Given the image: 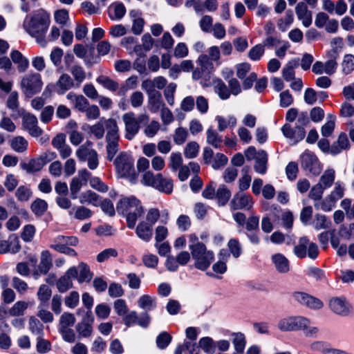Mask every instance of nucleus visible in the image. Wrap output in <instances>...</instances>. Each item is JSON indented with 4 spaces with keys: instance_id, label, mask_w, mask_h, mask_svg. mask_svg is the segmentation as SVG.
I'll return each instance as SVG.
<instances>
[{
    "instance_id": "obj_1",
    "label": "nucleus",
    "mask_w": 354,
    "mask_h": 354,
    "mask_svg": "<svg viewBox=\"0 0 354 354\" xmlns=\"http://www.w3.org/2000/svg\"><path fill=\"white\" fill-rule=\"evenodd\" d=\"M50 24L48 15L44 12H39L30 17L28 21L24 22V28L26 31L41 46L46 45L45 34Z\"/></svg>"
},
{
    "instance_id": "obj_2",
    "label": "nucleus",
    "mask_w": 354,
    "mask_h": 354,
    "mask_svg": "<svg viewBox=\"0 0 354 354\" xmlns=\"http://www.w3.org/2000/svg\"><path fill=\"white\" fill-rule=\"evenodd\" d=\"M189 248L195 268L202 271L206 270L214 259L213 252L207 250L205 245L201 242L191 244Z\"/></svg>"
},
{
    "instance_id": "obj_3",
    "label": "nucleus",
    "mask_w": 354,
    "mask_h": 354,
    "mask_svg": "<svg viewBox=\"0 0 354 354\" xmlns=\"http://www.w3.org/2000/svg\"><path fill=\"white\" fill-rule=\"evenodd\" d=\"M113 164L121 177H128L131 183H136L137 174L134 169V160L129 153L121 151L115 158Z\"/></svg>"
},
{
    "instance_id": "obj_4",
    "label": "nucleus",
    "mask_w": 354,
    "mask_h": 354,
    "mask_svg": "<svg viewBox=\"0 0 354 354\" xmlns=\"http://www.w3.org/2000/svg\"><path fill=\"white\" fill-rule=\"evenodd\" d=\"M122 120L125 125V138L131 140L138 133L142 125L148 124L149 117L147 114H140L136 118L133 112H128L122 115Z\"/></svg>"
},
{
    "instance_id": "obj_5",
    "label": "nucleus",
    "mask_w": 354,
    "mask_h": 354,
    "mask_svg": "<svg viewBox=\"0 0 354 354\" xmlns=\"http://www.w3.org/2000/svg\"><path fill=\"white\" fill-rule=\"evenodd\" d=\"M142 183L167 194H170L174 187L171 179L164 178L161 174L154 175L150 171H146L143 174Z\"/></svg>"
},
{
    "instance_id": "obj_6",
    "label": "nucleus",
    "mask_w": 354,
    "mask_h": 354,
    "mask_svg": "<svg viewBox=\"0 0 354 354\" xmlns=\"http://www.w3.org/2000/svg\"><path fill=\"white\" fill-rule=\"evenodd\" d=\"M41 86L42 82L39 73L28 74L21 81L22 91L28 97L40 92Z\"/></svg>"
},
{
    "instance_id": "obj_7",
    "label": "nucleus",
    "mask_w": 354,
    "mask_h": 354,
    "mask_svg": "<svg viewBox=\"0 0 354 354\" xmlns=\"http://www.w3.org/2000/svg\"><path fill=\"white\" fill-rule=\"evenodd\" d=\"M301 169L313 176H318L322 170L321 163L316 155L308 150H306L300 156Z\"/></svg>"
},
{
    "instance_id": "obj_8",
    "label": "nucleus",
    "mask_w": 354,
    "mask_h": 354,
    "mask_svg": "<svg viewBox=\"0 0 354 354\" xmlns=\"http://www.w3.org/2000/svg\"><path fill=\"white\" fill-rule=\"evenodd\" d=\"M309 324V320L304 317H289L281 319L278 328L281 331L298 330L305 329Z\"/></svg>"
},
{
    "instance_id": "obj_9",
    "label": "nucleus",
    "mask_w": 354,
    "mask_h": 354,
    "mask_svg": "<svg viewBox=\"0 0 354 354\" xmlns=\"http://www.w3.org/2000/svg\"><path fill=\"white\" fill-rule=\"evenodd\" d=\"M247 231L246 236L250 242L254 245L260 243L259 217L256 215L250 216L245 223Z\"/></svg>"
},
{
    "instance_id": "obj_10",
    "label": "nucleus",
    "mask_w": 354,
    "mask_h": 354,
    "mask_svg": "<svg viewBox=\"0 0 354 354\" xmlns=\"http://www.w3.org/2000/svg\"><path fill=\"white\" fill-rule=\"evenodd\" d=\"M76 156L80 161H88V167L91 169H95L98 166V157L97 151L93 149H88L84 146H80L76 151Z\"/></svg>"
},
{
    "instance_id": "obj_11",
    "label": "nucleus",
    "mask_w": 354,
    "mask_h": 354,
    "mask_svg": "<svg viewBox=\"0 0 354 354\" xmlns=\"http://www.w3.org/2000/svg\"><path fill=\"white\" fill-rule=\"evenodd\" d=\"M292 297L296 302L310 308L320 309L323 306V303L319 299L304 292H294Z\"/></svg>"
},
{
    "instance_id": "obj_12",
    "label": "nucleus",
    "mask_w": 354,
    "mask_h": 354,
    "mask_svg": "<svg viewBox=\"0 0 354 354\" xmlns=\"http://www.w3.org/2000/svg\"><path fill=\"white\" fill-rule=\"evenodd\" d=\"M77 277V268L75 266L70 268L65 274L62 276L56 282L58 291L61 293L67 292L73 288L72 279Z\"/></svg>"
},
{
    "instance_id": "obj_13",
    "label": "nucleus",
    "mask_w": 354,
    "mask_h": 354,
    "mask_svg": "<svg viewBox=\"0 0 354 354\" xmlns=\"http://www.w3.org/2000/svg\"><path fill=\"white\" fill-rule=\"evenodd\" d=\"M254 201L252 196L243 192L236 193L230 202L232 210L246 209L250 210L253 207Z\"/></svg>"
},
{
    "instance_id": "obj_14",
    "label": "nucleus",
    "mask_w": 354,
    "mask_h": 354,
    "mask_svg": "<svg viewBox=\"0 0 354 354\" xmlns=\"http://www.w3.org/2000/svg\"><path fill=\"white\" fill-rule=\"evenodd\" d=\"M38 121L35 115L26 113L22 118V127L32 137L37 138L43 133V130L38 127Z\"/></svg>"
},
{
    "instance_id": "obj_15",
    "label": "nucleus",
    "mask_w": 354,
    "mask_h": 354,
    "mask_svg": "<svg viewBox=\"0 0 354 354\" xmlns=\"http://www.w3.org/2000/svg\"><path fill=\"white\" fill-rule=\"evenodd\" d=\"M281 131L286 138L294 140L295 143L302 140L306 136L304 128H300L296 125L292 127L288 123H286L282 127Z\"/></svg>"
},
{
    "instance_id": "obj_16",
    "label": "nucleus",
    "mask_w": 354,
    "mask_h": 354,
    "mask_svg": "<svg viewBox=\"0 0 354 354\" xmlns=\"http://www.w3.org/2000/svg\"><path fill=\"white\" fill-rule=\"evenodd\" d=\"M329 307L335 314L346 316L349 314L351 307L344 298L335 297L330 300Z\"/></svg>"
},
{
    "instance_id": "obj_17",
    "label": "nucleus",
    "mask_w": 354,
    "mask_h": 354,
    "mask_svg": "<svg viewBox=\"0 0 354 354\" xmlns=\"http://www.w3.org/2000/svg\"><path fill=\"white\" fill-rule=\"evenodd\" d=\"M297 18L302 21V24L308 28L312 24V12L308 9L304 2H299L295 7Z\"/></svg>"
},
{
    "instance_id": "obj_18",
    "label": "nucleus",
    "mask_w": 354,
    "mask_h": 354,
    "mask_svg": "<svg viewBox=\"0 0 354 354\" xmlns=\"http://www.w3.org/2000/svg\"><path fill=\"white\" fill-rule=\"evenodd\" d=\"M140 204V201L136 197L124 198L118 202L116 209L118 213L124 214L127 213L129 209H133Z\"/></svg>"
},
{
    "instance_id": "obj_19",
    "label": "nucleus",
    "mask_w": 354,
    "mask_h": 354,
    "mask_svg": "<svg viewBox=\"0 0 354 354\" xmlns=\"http://www.w3.org/2000/svg\"><path fill=\"white\" fill-rule=\"evenodd\" d=\"M136 233L140 239L149 242L153 236V226L145 221H141L136 227Z\"/></svg>"
},
{
    "instance_id": "obj_20",
    "label": "nucleus",
    "mask_w": 354,
    "mask_h": 354,
    "mask_svg": "<svg viewBox=\"0 0 354 354\" xmlns=\"http://www.w3.org/2000/svg\"><path fill=\"white\" fill-rule=\"evenodd\" d=\"M165 105V104L162 100V94L160 91L148 95V107L151 113H158Z\"/></svg>"
},
{
    "instance_id": "obj_21",
    "label": "nucleus",
    "mask_w": 354,
    "mask_h": 354,
    "mask_svg": "<svg viewBox=\"0 0 354 354\" xmlns=\"http://www.w3.org/2000/svg\"><path fill=\"white\" fill-rule=\"evenodd\" d=\"M272 261L279 273H287L289 271L290 262L284 255L280 253L275 254L272 256Z\"/></svg>"
},
{
    "instance_id": "obj_22",
    "label": "nucleus",
    "mask_w": 354,
    "mask_h": 354,
    "mask_svg": "<svg viewBox=\"0 0 354 354\" xmlns=\"http://www.w3.org/2000/svg\"><path fill=\"white\" fill-rule=\"evenodd\" d=\"M143 214L144 209L141 204L133 209H129V212L126 213L127 227L130 229H133L138 218L141 217Z\"/></svg>"
},
{
    "instance_id": "obj_23",
    "label": "nucleus",
    "mask_w": 354,
    "mask_h": 354,
    "mask_svg": "<svg viewBox=\"0 0 354 354\" xmlns=\"http://www.w3.org/2000/svg\"><path fill=\"white\" fill-rule=\"evenodd\" d=\"M268 154L264 150L259 151L255 158L254 169L256 172L264 174L267 171Z\"/></svg>"
},
{
    "instance_id": "obj_24",
    "label": "nucleus",
    "mask_w": 354,
    "mask_h": 354,
    "mask_svg": "<svg viewBox=\"0 0 354 354\" xmlns=\"http://www.w3.org/2000/svg\"><path fill=\"white\" fill-rule=\"evenodd\" d=\"M75 86L73 80L68 74H62L56 82V87L59 94H64Z\"/></svg>"
},
{
    "instance_id": "obj_25",
    "label": "nucleus",
    "mask_w": 354,
    "mask_h": 354,
    "mask_svg": "<svg viewBox=\"0 0 354 354\" xmlns=\"http://www.w3.org/2000/svg\"><path fill=\"white\" fill-rule=\"evenodd\" d=\"M105 126L107 131L106 141L119 140L118 127L116 120L109 118L106 120Z\"/></svg>"
},
{
    "instance_id": "obj_26",
    "label": "nucleus",
    "mask_w": 354,
    "mask_h": 354,
    "mask_svg": "<svg viewBox=\"0 0 354 354\" xmlns=\"http://www.w3.org/2000/svg\"><path fill=\"white\" fill-rule=\"evenodd\" d=\"M77 277L76 278L80 283L83 282H90L93 277V272L91 271L89 266L84 263H79L77 267Z\"/></svg>"
},
{
    "instance_id": "obj_27",
    "label": "nucleus",
    "mask_w": 354,
    "mask_h": 354,
    "mask_svg": "<svg viewBox=\"0 0 354 354\" xmlns=\"http://www.w3.org/2000/svg\"><path fill=\"white\" fill-rule=\"evenodd\" d=\"M45 165V162L40 157L37 159H31L29 162H21L20 167L27 173H33L40 171Z\"/></svg>"
},
{
    "instance_id": "obj_28",
    "label": "nucleus",
    "mask_w": 354,
    "mask_h": 354,
    "mask_svg": "<svg viewBox=\"0 0 354 354\" xmlns=\"http://www.w3.org/2000/svg\"><path fill=\"white\" fill-rule=\"evenodd\" d=\"M53 266L50 253L48 250L41 252L38 270L41 274H46Z\"/></svg>"
},
{
    "instance_id": "obj_29",
    "label": "nucleus",
    "mask_w": 354,
    "mask_h": 354,
    "mask_svg": "<svg viewBox=\"0 0 354 354\" xmlns=\"http://www.w3.org/2000/svg\"><path fill=\"white\" fill-rule=\"evenodd\" d=\"M10 57L12 62L17 64V69L19 72L24 73L28 68L29 62L19 50H13L11 53Z\"/></svg>"
},
{
    "instance_id": "obj_30",
    "label": "nucleus",
    "mask_w": 354,
    "mask_h": 354,
    "mask_svg": "<svg viewBox=\"0 0 354 354\" xmlns=\"http://www.w3.org/2000/svg\"><path fill=\"white\" fill-rule=\"evenodd\" d=\"M52 295L51 289L46 285L42 284L39 286L37 296L40 301L38 308L46 307Z\"/></svg>"
},
{
    "instance_id": "obj_31",
    "label": "nucleus",
    "mask_w": 354,
    "mask_h": 354,
    "mask_svg": "<svg viewBox=\"0 0 354 354\" xmlns=\"http://www.w3.org/2000/svg\"><path fill=\"white\" fill-rule=\"evenodd\" d=\"M215 197L219 206L225 205L231 197V192L225 185H221L216 192Z\"/></svg>"
},
{
    "instance_id": "obj_32",
    "label": "nucleus",
    "mask_w": 354,
    "mask_h": 354,
    "mask_svg": "<svg viewBox=\"0 0 354 354\" xmlns=\"http://www.w3.org/2000/svg\"><path fill=\"white\" fill-rule=\"evenodd\" d=\"M80 202L82 204L91 203L94 206H99L100 202V196L99 194L91 190H87L80 196Z\"/></svg>"
},
{
    "instance_id": "obj_33",
    "label": "nucleus",
    "mask_w": 354,
    "mask_h": 354,
    "mask_svg": "<svg viewBox=\"0 0 354 354\" xmlns=\"http://www.w3.org/2000/svg\"><path fill=\"white\" fill-rule=\"evenodd\" d=\"M299 59H292L288 62L286 66L282 70V76L287 82L295 80L294 68L298 67Z\"/></svg>"
},
{
    "instance_id": "obj_34",
    "label": "nucleus",
    "mask_w": 354,
    "mask_h": 354,
    "mask_svg": "<svg viewBox=\"0 0 354 354\" xmlns=\"http://www.w3.org/2000/svg\"><path fill=\"white\" fill-rule=\"evenodd\" d=\"M48 209V203L41 198H36L30 205V209L37 217L42 216Z\"/></svg>"
},
{
    "instance_id": "obj_35",
    "label": "nucleus",
    "mask_w": 354,
    "mask_h": 354,
    "mask_svg": "<svg viewBox=\"0 0 354 354\" xmlns=\"http://www.w3.org/2000/svg\"><path fill=\"white\" fill-rule=\"evenodd\" d=\"M232 336V344L234 346L235 351L239 353H242L244 351L246 340L245 335L242 333H233Z\"/></svg>"
},
{
    "instance_id": "obj_36",
    "label": "nucleus",
    "mask_w": 354,
    "mask_h": 354,
    "mask_svg": "<svg viewBox=\"0 0 354 354\" xmlns=\"http://www.w3.org/2000/svg\"><path fill=\"white\" fill-rule=\"evenodd\" d=\"M335 180V171L332 169L326 170L318 183L324 189L330 187Z\"/></svg>"
},
{
    "instance_id": "obj_37",
    "label": "nucleus",
    "mask_w": 354,
    "mask_h": 354,
    "mask_svg": "<svg viewBox=\"0 0 354 354\" xmlns=\"http://www.w3.org/2000/svg\"><path fill=\"white\" fill-rule=\"evenodd\" d=\"M10 147L16 152L22 153L27 149L28 142L22 136H15L10 140Z\"/></svg>"
},
{
    "instance_id": "obj_38",
    "label": "nucleus",
    "mask_w": 354,
    "mask_h": 354,
    "mask_svg": "<svg viewBox=\"0 0 354 354\" xmlns=\"http://www.w3.org/2000/svg\"><path fill=\"white\" fill-rule=\"evenodd\" d=\"M223 140L222 137L214 129L209 128L207 131V142L214 148L218 149L221 147Z\"/></svg>"
},
{
    "instance_id": "obj_39",
    "label": "nucleus",
    "mask_w": 354,
    "mask_h": 354,
    "mask_svg": "<svg viewBox=\"0 0 354 354\" xmlns=\"http://www.w3.org/2000/svg\"><path fill=\"white\" fill-rule=\"evenodd\" d=\"M69 71L73 76L76 81V86L77 87L84 82L86 79V73L83 68L80 65L72 66L69 69Z\"/></svg>"
},
{
    "instance_id": "obj_40",
    "label": "nucleus",
    "mask_w": 354,
    "mask_h": 354,
    "mask_svg": "<svg viewBox=\"0 0 354 354\" xmlns=\"http://www.w3.org/2000/svg\"><path fill=\"white\" fill-rule=\"evenodd\" d=\"M309 243V239L306 236L301 237L298 245L294 248L295 254L299 258H304L306 256L307 245Z\"/></svg>"
},
{
    "instance_id": "obj_41",
    "label": "nucleus",
    "mask_w": 354,
    "mask_h": 354,
    "mask_svg": "<svg viewBox=\"0 0 354 354\" xmlns=\"http://www.w3.org/2000/svg\"><path fill=\"white\" fill-rule=\"evenodd\" d=\"M15 196L19 201L26 202L32 196L31 189L28 186L21 185L17 189Z\"/></svg>"
},
{
    "instance_id": "obj_42",
    "label": "nucleus",
    "mask_w": 354,
    "mask_h": 354,
    "mask_svg": "<svg viewBox=\"0 0 354 354\" xmlns=\"http://www.w3.org/2000/svg\"><path fill=\"white\" fill-rule=\"evenodd\" d=\"M328 118L329 120L322 127L321 129L322 135L325 138L330 136L335 129V116L332 114H328Z\"/></svg>"
},
{
    "instance_id": "obj_43",
    "label": "nucleus",
    "mask_w": 354,
    "mask_h": 354,
    "mask_svg": "<svg viewBox=\"0 0 354 354\" xmlns=\"http://www.w3.org/2000/svg\"><path fill=\"white\" fill-rule=\"evenodd\" d=\"M230 257V254L225 252L224 257L222 259H219L217 262L213 264L212 270L217 274H223L227 271L226 263Z\"/></svg>"
},
{
    "instance_id": "obj_44",
    "label": "nucleus",
    "mask_w": 354,
    "mask_h": 354,
    "mask_svg": "<svg viewBox=\"0 0 354 354\" xmlns=\"http://www.w3.org/2000/svg\"><path fill=\"white\" fill-rule=\"evenodd\" d=\"M199 348H201L207 354H213L215 351L213 339L209 337H202L199 340Z\"/></svg>"
},
{
    "instance_id": "obj_45",
    "label": "nucleus",
    "mask_w": 354,
    "mask_h": 354,
    "mask_svg": "<svg viewBox=\"0 0 354 354\" xmlns=\"http://www.w3.org/2000/svg\"><path fill=\"white\" fill-rule=\"evenodd\" d=\"M76 319L73 314L71 313H64L59 319V328H69L75 323Z\"/></svg>"
},
{
    "instance_id": "obj_46",
    "label": "nucleus",
    "mask_w": 354,
    "mask_h": 354,
    "mask_svg": "<svg viewBox=\"0 0 354 354\" xmlns=\"http://www.w3.org/2000/svg\"><path fill=\"white\" fill-rule=\"evenodd\" d=\"M227 246L230 253L235 259L239 258L242 254L241 245L238 239H230L227 243Z\"/></svg>"
},
{
    "instance_id": "obj_47",
    "label": "nucleus",
    "mask_w": 354,
    "mask_h": 354,
    "mask_svg": "<svg viewBox=\"0 0 354 354\" xmlns=\"http://www.w3.org/2000/svg\"><path fill=\"white\" fill-rule=\"evenodd\" d=\"M29 329L32 333L38 335V337H42L44 326L35 317H31L29 319Z\"/></svg>"
},
{
    "instance_id": "obj_48",
    "label": "nucleus",
    "mask_w": 354,
    "mask_h": 354,
    "mask_svg": "<svg viewBox=\"0 0 354 354\" xmlns=\"http://www.w3.org/2000/svg\"><path fill=\"white\" fill-rule=\"evenodd\" d=\"M215 91L222 100H227L230 96V91L226 84L219 80L215 85Z\"/></svg>"
},
{
    "instance_id": "obj_49",
    "label": "nucleus",
    "mask_w": 354,
    "mask_h": 354,
    "mask_svg": "<svg viewBox=\"0 0 354 354\" xmlns=\"http://www.w3.org/2000/svg\"><path fill=\"white\" fill-rule=\"evenodd\" d=\"M106 159L109 161H112L119 150L118 140H110L106 141Z\"/></svg>"
},
{
    "instance_id": "obj_50",
    "label": "nucleus",
    "mask_w": 354,
    "mask_h": 354,
    "mask_svg": "<svg viewBox=\"0 0 354 354\" xmlns=\"http://www.w3.org/2000/svg\"><path fill=\"white\" fill-rule=\"evenodd\" d=\"M97 82L102 84L104 88L111 91H115L118 88V84L106 76H99L97 79Z\"/></svg>"
},
{
    "instance_id": "obj_51",
    "label": "nucleus",
    "mask_w": 354,
    "mask_h": 354,
    "mask_svg": "<svg viewBox=\"0 0 354 354\" xmlns=\"http://www.w3.org/2000/svg\"><path fill=\"white\" fill-rule=\"evenodd\" d=\"M172 337L167 332L160 333L156 338V345L160 349H165L171 342Z\"/></svg>"
},
{
    "instance_id": "obj_52",
    "label": "nucleus",
    "mask_w": 354,
    "mask_h": 354,
    "mask_svg": "<svg viewBox=\"0 0 354 354\" xmlns=\"http://www.w3.org/2000/svg\"><path fill=\"white\" fill-rule=\"evenodd\" d=\"M330 225V221L325 215L319 214L315 215V223L314 225L315 230L328 229Z\"/></svg>"
},
{
    "instance_id": "obj_53",
    "label": "nucleus",
    "mask_w": 354,
    "mask_h": 354,
    "mask_svg": "<svg viewBox=\"0 0 354 354\" xmlns=\"http://www.w3.org/2000/svg\"><path fill=\"white\" fill-rule=\"evenodd\" d=\"M176 84L171 82L169 84L164 90V96L170 106H173L174 104V93L176 92Z\"/></svg>"
},
{
    "instance_id": "obj_54",
    "label": "nucleus",
    "mask_w": 354,
    "mask_h": 354,
    "mask_svg": "<svg viewBox=\"0 0 354 354\" xmlns=\"http://www.w3.org/2000/svg\"><path fill=\"white\" fill-rule=\"evenodd\" d=\"M138 306L142 309L151 310L156 307L155 300L151 296L145 295L138 299Z\"/></svg>"
},
{
    "instance_id": "obj_55",
    "label": "nucleus",
    "mask_w": 354,
    "mask_h": 354,
    "mask_svg": "<svg viewBox=\"0 0 354 354\" xmlns=\"http://www.w3.org/2000/svg\"><path fill=\"white\" fill-rule=\"evenodd\" d=\"M35 232H36V229L33 225H31V224L26 225L24 227L23 231L21 234V238L25 242H30L32 240V239L35 234Z\"/></svg>"
},
{
    "instance_id": "obj_56",
    "label": "nucleus",
    "mask_w": 354,
    "mask_h": 354,
    "mask_svg": "<svg viewBox=\"0 0 354 354\" xmlns=\"http://www.w3.org/2000/svg\"><path fill=\"white\" fill-rule=\"evenodd\" d=\"M342 71L348 75L354 70V56L352 55H346L342 62Z\"/></svg>"
},
{
    "instance_id": "obj_57",
    "label": "nucleus",
    "mask_w": 354,
    "mask_h": 354,
    "mask_svg": "<svg viewBox=\"0 0 354 354\" xmlns=\"http://www.w3.org/2000/svg\"><path fill=\"white\" fill-rule=\"evenodd\" d=\"M198 150V144L194 141L190 142L185 147L184 155L187 158H194L197 156Z\"/></svg>"
},
{
    "instance_id": "obj_58",
    "label": "nucleus",
    "mask_w": 354,
    "mask_h": 354,
    "mask_svg": "<svg viewBox=\"0 0 354 354\" xmlns=\"http://www.w3.org/2000/svg\"><path fill=\"white\" fill-rule=\"evenodd\" d=\"M28 308V304L25 301H19L16 302L9 310V314L11 316H20L24 314V310Z\"/></svg>"
},
{
    "instance_id": "obj_59",
    "label": "nucleus",
    "mask_w": 354,
    "mask_h": 354,
    "mask_svg": "<svg viewBox=\"0 0 354 354\" xmlns=\"http://www.w3.org/2000/svg\"><path fill=\"white\" fill-rule=\"evenodd\" d=\"M344 194V189L342 186L340 182L337 181L335 184V188L333 191L328 195V198L331 201L336 202L339 199L342 198Z\"/></svg>"
},
{
    "instance_id": "obj_60",
    "label": "nucleus",
    "mask_w": 354,
    "mask_h": 354,
    "mask_svg": "<svg viewBox=\"0 0 354 354\" xmlns=\"http://www.w3.org/2000/svg\"><path fill=\"white\" fill-rule=\"evenodd\" d=\"M50 248L60 253H63L73 257L77 256V252L74 249L68 247L67 245H66V244L64 243H55V244L50 245Z\"/></svg>"
},
{
    "instance_id": "obj_61",
    "label": "nucleus",
    "mask_w": 354,
    "mask_h": 354,
    "mask_svg": "<svg viewBox=\"0 0 354 354\" xmlns=\"http://www.w3.org/2000/svg\"><path fill=\"white\" fill-rule=\"evenodd\" d=\"M118 252L114 248H107L100 252L97 255V261L100 263L104 262L108 260L110 257H116L118 256Z\"/></svg>"
},
{
    "instance_id": "obj_62",
    "label": "nucleus",
    "mask_w": 354,
    "mask_h": 354,
    "mask_svg": "<svg viewBox=\"0 0 354 354\" xmlns=\"http://www.w3.org/2000/svg\"><path fill=\"white\" fill-rule=\"evenodd\" d=\"M264 53V47L261 44H257L252 47L248 52V57L253 61L259 60Z\"/></svg>"
},
{
    "instance_id": "obj_63",
    "label": "nucleus",
    "mask_w": 354,
    "mask_h": 354,
    "mask_svg": "<svg viewBox=\"0 0 354 354\" xmlns=\"http://www.w3.org/2000/svg\"><path fill=\"white\" fill-rule=\"evenodd\" d=\"M83 183L79 178H73L70 184L71 196L73 199L77 198V194L80 191Z\"/></svg>"
},
{
    "instance_id": "obj_64",
    "label": "nucleus",
    "mask_w": 354,
    "mask_h": 354,
    "mask_svg": "<svg viewBox=\"0 0 354 354\" xmlns=\"http://www.w3.org/2000/svg\"><path fill=\"white\" fill-rule=\"evenodd\" d=\"M108 292L111 297L115 298L122 297L124 291L120 283L113 282L109 285Z\"/></svg>"
}]
</instances>
